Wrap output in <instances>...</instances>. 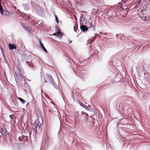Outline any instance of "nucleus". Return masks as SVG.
I'll use <instances>...</instances> for the list:
<instances>
[{
    "mask_svg": "<svg viewBox=\"0 0 150 150\" xmlns=\"http://www.w3.org/2000/svg\"><path fill=\"white\" fill-rule=\"evenodd\" d=\"M54 80L51 76H47L45 79V82L46 83L48 82L51 84H53Z\"/></svg>",
    "mask_w": 150,
    "mask_h": 150,
    "instance_id": "obj_1",
    "label": "nucleus"
},
{
    "mask_svg": "<svg viewBox=\"0 0 150 150\" xmlns=\"http://www.w3.org/2000/svg\"><path fill=\"white\" fill-rule=\"evenodd\" d=\"M33 127L36 130H37L38 129H39L40 128V125L38 122H35L33 125Z\"/></svg>",
    "mask_w": 150,
    "mask_h": 150,
    "instance_id": "obj_2",
    "label": "nucleus"
},
{
    "mask_svg": "<svg viewBox=\"0 0 150 150\" xmlns=\"http://www.w3.org/2000/svg\"><path fill=\"white\" fill-rule=\"evenodd\" d=\"M9 49L10 50H12L13 49H15L17 48L16 45L15 44L9 43Z\"/></svg>",
    "mask_w": 150,
    "mask_h": 150,
    "instance_id": "obj_3",
    "label": "nucleus"
},
{
    "mask_svg": "<svg viewBox=\"0 0 150 150\" xmlns=\"http://www.w3.org/2000/svg\"><path fill=\"white\" fill-rule=\"evenodd\" d=\"M80 28L81 30L83 31H87L88 30V28L86 26L83 25L81 26Z\"/></svg>",
    "mask_w": 150,
    "mask_h": 150,
    "instance_id": "obj_4",
    "label": "nucleus"
},
{
    "mask_svg": "<svg viewBox=\"0 0 150 150\" xmlns=\"http://www.w3.org/2000/svg\"><path fill=\"white\" fill-rule=\"evenodd\" d=\"M96 38V37L95 36L93 37L91 39L89 40L88 41V42L89 44H91L95 40Z\"/></svg>",
    "mask_w": 150,
    "mask_h": 150,
    "instance_id": "obj_5",
    "label": "nucleus"
},
{
    "mask_svg": "<svg viewBox=\"0 0 150 150\" xmlns=\"http://www.w3.org/2000/svg\"><path fill=\"white\" fill-rule=\"evenodd\" d=\"M89 28H92V29L93 30H95V25L93 24L92 23H89Z\"/></svg>",
    "mask_w": 150,
    "mask_h": 150,
    "instance_id": "obj_6",
    "label": "nucleus"
},
{
    "mask_svg": "<svg viewBox=\"0 0 150 150\" xmlns=\"http://www.w3.org/2000/svg\"><path fill=\"white\" fill-rule=\"evenodd\" d=\"M10 15V13L8 12V11L5 10L4 11V13L3 15L4 16H8Z\"/></svg>",
    "mask_w": 150,
    "mask_h": 150,
    "instance_id": "obj_7",
    "label": "nucleus"
},
{
    "mask_svg": "<svg viewBox=\"0 0 150 150\" xmlns=\"http://www.w3.org/2000/svg\"><path fill=\"white\" fill-rule=\"evenodd\" d=\"M61 32L60 31V30H58L57 32L56 33H54L53 35H54L56 36L57 35H60V36L61 37L62 36Z\"/></svg>",
    "mask_w": 150,
    "mask_h": 150,
    "instance_id": "obj_8",
    "label": "nucleus"
},
{
    "mask_svg": "<svg viewBox=\"0 0 150 150\" xmlns=\"http://www.w3.org/2000/svg\"><path fill=\"white\" fill-rule=\"evenodd\" d=\"M0 13L1 15L3 14L4 13V10L1 6V0H0Z\"/></svg>",
    "mask_w": 150,
    "mask_h": 150,
    "instance_id": "obj_9",
    "label": "nucleus"
},
{
    "mask_svg": "<svg viewBox=\"0 0 150 150\" xmlns=\"http://www.w3.org/2000/svg\"><path fill=\"white\" fill-rule=\"evenodd\" d=\"M27 62L28 65L32 67H33L34 65L32 63V62Z\"/></svg>",
    "mask_w": 150,
    "mask_h": 150,
    "instance_id": "obj_10",
    "label": "nucleus"
},
{
    "mask_svg": "<svg viewBox=\"0 0 150 150\" xmlns=\"http://www.w3.org/2000/svg\"><path fill=\"white\" fill-rule=\"evenodd\" d=\"M18 99H19L23 103H24L25 102V100L21 98H20V97H18Z\"/></svg>",
    "mask_w": 150,
    "mask_h": 150,
    "instance_id": "obj_11",
    "label": "nucleus"
},
{
    "mask_svg": "<svg viewBox=\"0 0 150 150\" xmlns=\"http://www.w3.org/2000/svg\"><path fill=\"white\" fill-rule=\"evenodd\" d=\"M52 85H53L55 88L57 89L58 88V85L55 83V82L54 81L53 84Z\"/></svg>",
    "mask_w": 150,
    "mask_h": 150,
    "instance_id": "obj_12",
    "label": "nucleus"
},
{
    "mask_svg": "<svg viewBox=\"0 0 150 150\" xmlns=\"http://www.w3.org/2000/svg\"><path fill=\"white\" fill-rule=\"evenodd\" d=\"M3 129L2 128L0 129V133L1 134V135H0V137H1L2 135H4V134L3 133Z\"/></svg>",
    "mask_w": 150,
    "mask_h": 150,
    "instance_id": "obj_13",
    "label": "nucleus"
},
{
    "mask_svg": "<svg viewBox=\"0 0 150 150\" xmlns=\"http://www.w3.org/2000/svg\"><path fill=\"white\" fill-rule=\"evenodd\" d=\"M42 48L43 49V50L46 52H47V50H46V49H45L44 46V45H42V46H41Z\"/></svg>",
    "mask_w": 150,
    "mask_h": 150,
    "instance_id": "obj_14",
    "label": "nucleus"
},
{
    "mask_svg": "<svg viewBox=\"0 0 150 150\" xmlns=\"http://www.w3.org/2000/svg\"><path fill=\"white\" fill-rule=\"evenodd\" d=\"M55 19H56V21L58 23L59 22V19L58 18V17H57V16L55 15Z\"/></svg>",
    "mask_w": 150,
    "mask_h": 150,
    "instance_id": "obj_15",
    "label": "nucleus"
},
{
    "mask_svg": "<svg viewBox=\"0 0 150 150\" xmlns=\"http://www.w3.org/2000/svg\"><path fill=\"white\" fill-rule=\"evenodd\" d=\"M39 42H40V46H42V45H43V44L42 42L41 39H39Z\"/></svg>",
    "mask_w": 150,
    "mask_h": 150,
    "instance_id": "obj_16",
    "label": "nucleus"
},
{
    "mask_svg": "<svg viewBox=\"0 0 150 150\" xmlns=\"http://www.w3.org/2000/svg\"><path fill=\"white\" fill-rule=\"evenodd\" d=\"M74 29L75 31L76 32H77V29H76V26H75L74 27Z\"/></svg>",
    "mask_w": 150,
    "mask_h": 150,
    "instance_id": "obj_17",
    "label": "nucleus"
},
{
    "mask_svg": "<svg viewBox=\"0 0 150 150\" xmlns=\"http://www.w3.org/2000/svg\"><path fill=\"white\" fill-rule=\"evenodd\" d=\"M145 18H143L145 21H147L148 20V18L146 17L145 16Z\"/></svg>",
    "mask_w": 150,
    "mask_h": 150,
    "instance_id": "obj_18",
    "label": "nucleus"
},
{
    "mask_svg": "<svg viewBox=\"0 0 150 150\" xmlns=\"http://www.w3.org/2000/svg\"><path fill=\"white\" fill-rule=\"evenodd\" d=\"M98 11V9L97 10L96 9H93V11L94 12L96 11V12H97Z\"/></svg>",
    "mask_w": 150,
    "mask_h": 150,
    "instance_id": "obj_19",
    "label": "nucleus"
},
{
    "mask_svg": "<svg viewBox=\"0 0 150 150\" xmlns=\"http://www.w3.org/2000/svg\"><path fill=\"white\" fill-rule=\"evenodd\" d=\"M142 0H139L138 1V4H139L141 2Z\"/></svg>",
    "mask_w": 150,
    "mask_h": 150,
    "instance_id": "obj_20",
    "label": "nucleus"
},
{
    "mask_svg": "<svg viewBox=\"0 0 150 150\" xmlns=\"http://www.w3.org/2000/svg\"><path fill=\"white\" fill-rule=\"evenodd\" d=\"M100 34H103V33H101V32H100Z\"/></svg>",
    "mask_w": 150,
    "mask_h": 150,
    "instance_id": "obj_21",
    "label": "nucleus"
},
{
    "mask_svg": "<svg viewBox=\"0 0 150 150\" xmlns=\"http://www.w3.org/2000/svg\"><path fill=\"white\" fill-rule=\"evenodd\" d=\"M89 16V19H90V17H89V16Z\"/></svg>",
    "mask_w": 150,
    "mask_h": 150,
    "instance_id": "obj_22",
    "label": "nucleus"
},
{
    "mask_svg": "<svg viewBox=\"0 0 150 150\" xmlns=\"http://www.w3.org/2000/svg\"><path fill=\"white\" fill-rule=\"evenodd\" d=\"M58 29L59 30H60L59 28H58Z\"/></svg>",
    "mask_w": 150,
    "mask_h": 150,
    "instance_id": "obj_23",
    "label": "nucleus"
},
{
    "mask_svg": "<svg viewBox=\"0 0 150 150\" xmlns=\"http://www.w3.org/2000/svg\"><path fill=\"white\" fill-rule=\"evenodd\" d=\"M58 29L59 30H60L59 28H58Z\"/></svg>",
    "mask_w": 150,
    "mask_h": 150,
    "instance_id": "obj_24",
    "label": "nucleus"
}]
</instances>
